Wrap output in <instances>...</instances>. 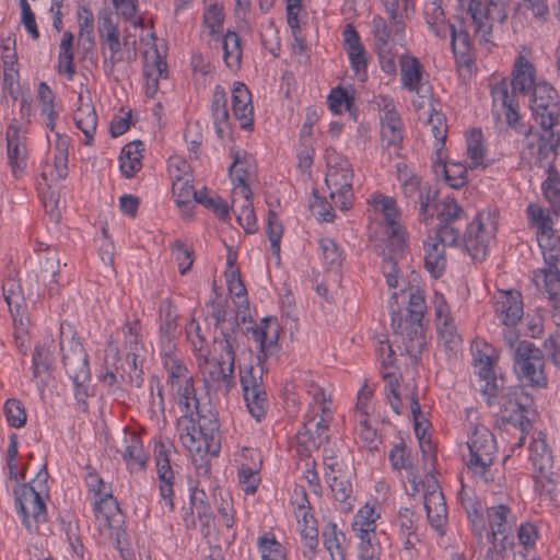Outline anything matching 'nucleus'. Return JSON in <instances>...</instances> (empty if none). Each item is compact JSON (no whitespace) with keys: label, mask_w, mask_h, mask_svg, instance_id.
<instances>
[{"label":"nucleus","mask_w":560,"mask_h":560,"mask_svg":"<svg viewBox=\"0 0 560 560\" xmlns=\"http://www.w3.org/2000/svg\"><path fill=\"white\" fill-rule=\"evenodd\" d=\"M280 326L273 318H262L260 323L249 329L250 337L257 345V363L259 369L249 366L241 371V386L248 412L257 421L265 418L269 402L262 383V373L267 368L268 359L277 357L280 350L279 345Z\"/></svg>","instance_id":"obj_1"},{"label":"nucleus","mask_w":560,"mask_h":560,"mask_svg":"<svg viewBox=\"0 0 560 560\" xmlns=\"http://www.w3.org/2000/svg\"><path fill=\"white\" fill-rule=\"evenodd\" d=\"M388 308L394 336L404 345L411 360L417 362L427 346L423 318L428 306L424 293L415 288L394 292Z\"/></svg>","instance_id":"obj_2"},{"label":"nucleus","mask_w":560,"mask_h":560,"mask_svg":"<svg viewBox=\"0 0 560 560\" xmlns=\"http://www.w3.org/2000/svg\"><path fill=\"white\" fill-rule=\"evenodd\" d=\"M513 79L510 83L506 80H501L491 84L490 93L492 98V115L497 120L503 117L504 122L515 133L523 136L524 139L529 140L533 135V126L526 124L520 114V104L515 93H527L534 89L535 83V68L525 57L518 56L514 63Z\"/></svg>","instance_id":"obj_3"},{"label":"nucleus","mask_w":560,"mask_h":560,"mask_svg":"<svg viewBox=\"0 0 560 560\" xmlns=\"http://www.w3.org/2000/svg\"><path fill=\"white\" fill-rule=\"evenodd\" d=\"M177 432L183 446L199 456H218L221 450L220 424L211 409L177 420Z\"/></svg>","instance_id":"obj_4"},{"label":"nucleus","mask_w":560,"mask_h":560,"mask_svg":"<svg viewBox=\"0 0 560 560\" xmlns=\"http://www.w3.org/2000/svg\"><path fill=\"white\" fill-rule=\"evenodd\" d=\"M424 20L431 32L440 38L451 37V47L458 67L470 69L474 65V54L470 36L464 20L456 23L446 21L442 0H433L424 5Z\"/></svg>","instance_id":"obj_5"},{"label":"nucleus","mask_w":560,"mask_h":560,"mask_svg":"<svg viewBox=\"0 0 560 560\" xmlns=\"http://www.w3.org/2000/svg\"><path fill=\"white\" fill-rule=\"evenodd\" d=\"M537 242L545 261V267L534 271L536 285L544 283L552 307V316L560 320V237L551 228L537 231Z\"/></svg>","instance_id":"obj_6"},{"label":"nucleus","mask_w":560,"mask_h":560,"mask_svg":"<svg viewBox=\"0 0 560 560\" xmlns=\"http://www.w3.org/2000/svg\"><path fill=\"white\" fill-rule=\"evenodd\" d=\"M469 454L465 457L467 470L479 481H494L492 467L498 454L493 433L485 425L474 427L467 440Z\"/></svg>","instance_id":"obj_7"},{"label":"nucleus","mask_w":560,"mask_h":560,"mask_svg":"<svg viewBox=\"0 0 560 560\" xmlns=\"http://www.w3.org/2000/svg\"><path fill=\"white\" fill-rule=\"evenodd\" d=\"M325 160V183L329 189V198L338 209L347 211L353 206L354 200L352 165L345 155L332 148L326 149Z\"/></svg>","instance_id":"obj_8"},{"label":"nucleus","mask_w":560,"mask_h":560,"mask_svg":"<svg viewBox=\"0 0 560 560\" xmlns=\"http://www.w3.org/2000/svg\"><path fill=\"white\" fill-rule=\"evenodd\" d=\"M458 8L465 10L471 20L474 35L480 45L490 49L494 45V24H502L508 18L503 0H457Z\"/></svg>","instance_id":"obj_9"},{"label":"nucleus","mask_w":560,"mask_h":560,"mask_svg":"<svg viewBox=\"0 0 560 560\" xmlns=\"http://www.w3.org/2000/svg\"><path fill=\"white\" fill-rule=\"evenodd\" d=\"M48 471L44 465L35 478L19 486L14 490L15 506L22 523L30 528L33 520L35 523L46 521L45 499L48 498Z\"/></svg>","instance_id":"obj_10"},{"label":"nucleus","mask_w":560,"mask_h":560,"mask_svg":"<svg viewBox=\"0 0 560 560\" xmlns=\"http://www.w3.org/2000/svg\"><path fill=\"white\" fill-rule=\"evenodd\" d=\"M530 109L535 121L540 125L542 132L537 133L533 131L529 140L525 139L526 147L530 155H536L540 161L548 160L551 155L556 154V148L560 140L559 135L553 130L559 124L560 105H530Z\"/></svg>","instance_id":"obj_11"},{"label":"nucleus","mask_w":560,"mask_h":560,"mask_svg":"<svg viewBox=\"0 0 560 560\" xmlns=\"http://www.w3.org/2000/svg\"><path fill=\"white\" fill-rule=\"evenodd\" d=\"M308 394L312 400L308 404L304 416L303 431H299V436H308L314 446L320 447L329 441V425L332 421L331 401L326 396L324 389L312 385Z\"/></svg>","instance_id":"obj_12"},{"label":"nucleus","mask_w":560,"mask_h":560,"mask_svg":"<svg viewBox=\"0 0 560 560\" xmlns=\"http://www.w3.org/2000/svg\"><path fill=\"white\" fill-rule=\"evenodd\" d=\"M497 229V212L489 208L479 211L467 225L463 236V244L465 250L474 260L482 261L486 259Z\"/></svg>","instance_id":"obj_13"},{"label":"nucleus","mask_w":560,"mask_h":560,"mask_svg":"<svg viewBox=\"0 0 560 560\" xmlns=\"http://www.w3.org/2000/svg\"><path fill=\"white\" fill-rule=\"evenodd\" d=\"M513 366L517 378L527 386L534 388L547 386L544 353L532 341L518 342L513 351Z\"/></svg>","instance_id":"obj_14"},{"label":"nucleus","mask_w":560,"mask_h":560,"mask_svg":"<svg viewBox=\"0 0 560 560\" xmlns=\"http://www.w3.org/2000/svg\"><path fill=\"white\" fill-rule=\"evenodd\" d=\"M396 178L399 183L400 191L407 205L416 208L419 206L420 221L429 224L433 219V212L430 210V202L434 199L431 195V187L421 182L418 176L406 163H397Z\"/></svg>","instance_id":"obj_15"},{"label":"nucleus","mask_w":560,"mask_h":560,"mask_svg":"<svg viewBox=\"0 0 560 560\" xmlns=\"http://www.w3.org/2000/svg\"><path fill=\"white\" fill-rule=\"evenodd\" d=\"M421 490L423 491L424 509L430 525L440 535H444L447 524V508L438 480L431 475L425 476V479L420 481Z\"/></svg>","instance_id":"obj_16"},{"label":"nucleus","mask_w":560,"mask_h":560,"mask_svg":"<svg viewBox=\"0 0 560 560\" xmlns=\"http://www.w3.org/2000/svg\"><path fill=\"white\" fill-rule=\"evenodd\" d=\"M91 504L100 529L106 532L110 539L119 542V538L126 536V532L124 529V514L117 500L110 494L106 498L93 500Z\"/></svg>","instance_id":"obj_17"},{"label":"nucleus","mask_w":560,"mask_h":560,"mask_svg":"<svg viewBox=\"0 0 560 560\" xmlns=\"http://www.w3.org/2000/svg\"><path fill=\"white\" fill-rule=\"evenodd\" d=\"M375 352L381 366V373L385 382V390L392 409L397 413H401V399L398 394V378L389 369L393 368L396 360L395 351L389 341L380 340L375 347Z\"/></svg>","instance_id":"obj_18"},{"label":"nucleus","mask_w":560,"mask_h":560,"mask_svg":"<svg viewBox=\"0 0 560 560\" xmlns=\"http://www.w3.org/2000/svg\"><path fill=\"white\" fill-rule=\"evenodd\" d=\"M517 516L508 503H493L485 510V529L489 535L513 539Z\"/></svg>","instance_id":"obj_19"},{"label":"nucleus","mask_w":560,"mask_h":560,"mask_svg":"<svg viewBox=\"0 0 560 560\" xmlns=\"http://www.w3.org/2000/svg\"><path fill=\"white\" fill-rule=\"evenodd\" d=\"M60 350L62 364L69 378L91 380L89 355L80 341L71 338L66 346L62 339Z\"/></svg>","instance_id":"obj_20"},{"label":"nucleus","mask_w":560,"mask_h":560,"mask_svg":"<svg viewBox=\"0 0 560 560\" xmlns=\"http://www.w3.org/2000/svg\"><path fill=\"white\" fill-rule=\"evenodd\" d=\"M475 373L485 381L483 392L494 396L499 387L494 371V348L487 342H476L471 347Z\"/></svg>","instance_id":"obj_21"},{"label":"nucleus","mask_w":560,"mask_h":560,"mask_svg":"<svg viewBox=\"0 0 560 560\" xmlns=\"http://www.w3.org/2000/svg\"><path fill=\"white\" fill-rule=\"evenodd\" d=\"M198 370L202 375L205 383L210 387L223 386L226 392H230L235 385L234 368L229 363L218 358L209 359V355H203L196 360Z\"/></svg>","instance_id":"obj_22"},{"label":"nucleus","mask_w":560,"mask_h":560,"mask_svg":"<svg viewBox=\"0 0 560 560\" xmlns=\"http://www.w3.org/2000/svg\"><path fill=\"white\" fill-rule=\"evenodd\" d=\"M495 316L506 327H515L523 318V299L516 290H501L494 295L493 304Z\"/></svg>","instance_id":"obj_23"},{"label":"nucleus","mask_w":560,"mask_h":560,"mask_svg":"<svg viewBox=\"0 0 560 560\" xmlns=\"http://www.w3.org/2000/svg\"><path fill=\"white\" fill-rule=\"evenodd\" d=\"M470 533L482 560H505L509 547L514 544L513 539L489 535L485 525Z\"/></svg>","instance_id":"obj_24"},{"label":"nucleus","mask_w":560,"mask_h":560,"mask_svg":"<svg viewBox=\"0 0 560 560\" xmlns=\"http://www.w3.org/2000/svg\"><path fill=\"white\" fill-rule=\"evenodd\" d=\"M342 39L350 67L362 81L366 78L368 56L361 43L360 35L352 24H347L342 31Z\"/></svg>","instance_id":"obj_25"},{"label":"nucleus","mask_w":560,"mask_h":560,"mask_svg":"<svg viewBox=\"0 0 560 560\" xmlns=\"http://www.w3.org/2000/svg\"><path fill=\"white\" fill-rule=\"evenodd\" d=\"M7 151L8 161L13 177H23L27 167L28 152L25 139L21 136L18 128L9 130L7 133Z\"/></svg>","instance_id":"obj_26"},{"label":"nucleus","mask_w":560,"mask_h":560,"mask_svg":"<svg viewBox=\"0 0 560 560\" xmlns=\"http://www.w3.org/2000/svg\"><path fill=\"white\" fill-rule=\"evenodd\" d=\"M119 452L130 472L145 469L148 455L144 452L142 439L137 432L125 430L122 448Z\"/></svg>","instance_id":"obj_27"},{"label":"nucleus","mask_w":560,"mask_h":560,"mask_svg":"<svg viewBox=\"0 0 560 560\" xmlns=\"http://www.w3.org/2000/svg\"><path fill=\"white\" fill-rule=\"evenodd\" d=\"M389 462L394 470L404 469L407 474V480L409 487H406V493L415 497L420 492V479L418 470L410 459V453L408 452L404 442L395 444L389 451Z\"/></svg>","instance_id":"obj_28"},{"label":"nucleus","mask_w":560,"mask_h":560,"mask_svg":"<svg viewBox=\"0 0 560 560\" xmlns=\"http://www.w3.org/2000/svg\"><path fill=\"white\" fill-rule=\"evenodd\" d=\"M170 390L173 400L183 412L182 416H189L198 413V411H206V406H201L196 396L194 376L179 381L170 385Z\"/></svg>","instance_id":"obj_29"},{"label":"nucleus","mask_w":560,"mask_h":560,"mask_svg":"<svg viewBox=\"0 0 560 560\" xmlns=\"http://www.w3.org/2000/svg\"><path fill=\"white\" fill-rule=\"evenodd\" d=\"M7 304L9 306L13 320V337L18 349L23 350L28 343L30 318L25 315V303L22 295L13 293L7 295Z\"/></svg>","instance_id":"obj_30"},{"label":"nucleus","mask_w":560,"mask_h":560,"mask_svg":"<svg viewBox=\"0 0 560 560\" xmlns=\"http://www.w3.org/2000/svg\"><path fill=\"white\" fill-rule=\"evenodd\" d=\"M206 322L213 325L215 332L240 329L237 316H234L229 308L228 300L214 299L206 304Z\"/></svg>","instance_id":"obj_31"},{"label":"nucleus","mask_w":560,"mask_h":560,"mask_svg":"<svg viewBox=\"0 0 560 560\" xmlns=\"http://www.w3.org/2000/svg\"><path fill=\"white\" fill-rule=\"evenodd\" d=\"M400 66V85L404 90H422L423 86L431 85L424 77V68L420 60L409 54H404L399 58Z\"/></svg>","instance_id":"obj_32"},{"label":"nucleus","mask_w":560,"mask_h":560,"mask_svg":"<svg viewBox=\"0 0 560 560\" xmlns=\"http://www.w3.org/2000/svg\"><path fill=\"white\" fill-rule=\"evenodd\" d=\"M232 110L242 129L250 130L253 128L254 108L252 105V94L248 88L242 82H234L232 90Z\"/></svg>","instance_id":"obj_33"},{"label":"nucleus","mask_w":560,"mask_h":560,"mask_svg":"<svg viewBox=\"0 0 560 560\" xmlns=\"http://www.w3.org/2000/svg\"><path fill=\"white\" fill-rule=\"evenodd\" d=\"M144 90L145 95L153 98L159 91V82L167 78V62L165 58L160 55L159 50L154 47L151 59L149 54L145 55V62L143 66Z\"/></svg>","instance_id":"obj_34"},{"label":"nucleus","mask_w":560,"mask_h":560,"mask_svg":"<svg viewBox=\"0 0 560 560\" xmlns=\"http://www.w3.org/2000/svg\"><path fill=\"white\" fill-rule=\"evenodd\" d=\"M210 109L215 133L220 139H223L231 133V121L228 109V94L220 84L213 89Z\"/></svg>","instance_id":"obj_35"},{"label":"nucleus","mask_w":560,"mask_h":560,"mask_svg":"<svg viewBox=\"0 0 560 560\" xmlns=\"http://www.w3.org/2000/svg\"><path fill=\"white\" fill-rule=\"evenodd\" d=\"M369 201L373 205L376 211L382 212L388 228L389 235L400 238L402 235V228L399 223L401 214L396 200L393 197L381 192H374L371 195Z\"/></svg>","instance_id":"obj_36"},{"label":"nucleus","mask_w":560,"mask_h":560,"mask_svg":"<svg viewBox=\"0 0 560 560\" xmlns=\"http://www.w3.org/2000/svg\"><path fill=\"white\" fill-rule=\"evenodd\" d=\"M124 46L127 49V57H125V52L122 51L120 39L101 47L103 55V69L106 75H112L118 63L125 60L132 61L136 59V39L130 42L129 36H127L124 39Z\"/></svg>","instance_id":"obj_37"},{"label":"nucleus","mask_w":560,"mask_h":560,"mask_svg":"<svg viewBox=\"0 0 560 560\" xmlns=\"http://www.w3.org/2000/svg\"><path fill=\"white\" fill-rule=\"evenodd\" d=\"M78 101L79 106L74 112L73 120L78 129L84 135V144L92 145L97 127V115L90 98L88 97V102H84L83 91L79 93Z\"/></svg>","instance_id":"obj_38"},{"label":"nucleus","mask_w":560,"mask_h":560,"mask_svg":"<svg viewBox=\"0 0 560 560\" xmlns=\"http://www.w3.org/2000/svg\"><path fill=\"white\" fill-rule=\"evenodd\" d=\"M189 503L191 512L186 513L184 516V522L187 527L196 526L195 513L202 526H210L214 520V515L205 490L197 487L190 489Z\"/></svg>","instance_id":"obj_39"},{"label":"nucleus","mask_w":560,"mask_h":560,"mask_svg":"<svg viewBox=\"0 0 560 560\" xmlns=\"http://www.w3.org/2000/svg\"><path fill=\"white\" fill-rule=\"evenodd\" d=\"M371 27L375 49L396 48L397 44H402L405 30L397 33L390 20L387 22L384 18L375 15L372 19Z\"/></svg>","instance_id":"obj_40"},{"label":"nucleus","mask_w":560,"mask_h":560,"mask_svg":"<svg viewBox=\"0 0 560 560\" xmlns=\"http://www.w3.org/2000/svg\"><path fill=\"white\" fill-rule=\"evenodd\" d=\"M242 456L245 458L249 457L252 459L255 457L257 458V462H254L252 466L242 464L237 472L238 482L242 487V490L246 494H254L260 483L259 470L261 466V459L259 457V453L256 450L247 447L242 450Z\"/></svg>","instance_id":"obj_41"},{"label":"nucleus","mask_w":560,"mask_h":560,"mask_svg":"<svg viewBox=\"0 0 560 560\" xmlns=\"http://www.w3.org/2000/svg\"><path fill=\"white\" fill-rule=\"evenodd\" d=\"M402 122L399 115L381 116L382 148L398 155L402 143Z\"/></svg>","instance_id":"obj_42"},{"label":"nucleus","mask_w":560,"mask_h":560,"mask_svg":"<svg viewBox=\"0 0 560 560\" xmlns=\"http://www.w3.org/2000/svg\"><path fill=\"white\" fill-rule=\"evenodd\" d=\"M518 393L522 394L521 389L513 390V396L515 397L514 401L510 400L509 406H505V410H511L512 415H510V419L521 431V435L518 441L515 443V447H522L526 440V433L530 430L532 423L529 419L526 417V411L528 407L529 398L527 396L521 395L518 397Z\"/></svg>","instance_id":"obj_43"},{"label":"nucleus","mask_w":560,"mask_h":560,"mask_svg":"<svg viewBox=\"0 0 560 560\" xmlns=\"http://www.w3.org/2000/svg\"><path fill=\"white\" fill-rule=\"evenodd\" d=\"M458 500L468 518L469 529H476L485 525V510L482 502L472 488L462 486Z\"/></svg>","instance_id":"obj_44"},{"label":"nucleus","mask_w":560,"mask_h":560,"mask_svg":"<svg viewBox=\"0 0 560 560\" xmlns=\"http://www.w3.org/2000/svg\"><path fill=\"white\" fill-rule=\"evenodd\" d=\"M161 361L166 373L167 386L194 376L184 360L174 349H161Z\"/></svg>","instance_id":"obj_45"},{"label":"nucleus","mask_w":560,"mask_h":560,"mask_svg":"<svg viewBox=\"0 0 560 560\" xmlns=\"http://www.w3.org/2000/svg\"><path fill=\"white\" fill-rule=\"evenodd\" d=\"M324 548L330 556V560H346L347 538L336 523H328L322 532Z\"/></svg>","instance_id":"obj_46"},{"label":"nucleus","mask_w":560,"mask_h":560,"mask_svg":"<svg viewBox=\"0 0 560 560\" xmlns=\"http://www.w3.org/2000/svg\"><path fill=\"white\" fill-rule=\"evenodd\" d=\"M240 329L214 332L213 345L215 358L235 366V351L238 348Z\"/></svg>","instance_id":"obj_47"},{"label":"nucleus","mask_w":560,"mask_h":560,"mask_svg":"<svg viewBox=\"0 0 560 560\" xmlns=\"http://www.w3.org/2000/svg\"><path fill=\"white\" fill-rule=\"evenodd\" d=\"M122 348L125 353L144 352L143 334L140 319L136 316L127 317L120 327Z\"/></svg>","instance_id":"obj_48"},{"label":"nucleus","mask_w":560,"mask_h":560,"mask_svg":"<svg viewBox=\"0 0 560 560\" xmlns=\"http://www.w3.org/2000/svg\"><path fill=\"white\" fill-rule=\"evenodd\" d=\"M142 151L143 143L141 141L129 142L122 148L119 167L124 177L132 178L141 170Z\"/></svg>","instance_id":"obj_49"},{"label":"nucleus","mask_w":560,"mask_h":560,"mask_svg":"<svg viewBox=\"0 0 560 560\" xmlns=\"http://www.w3.org/2000/svg\"><path fill=\"white\" fill-rule=\"evenodd\" d=\"M444 248L438 241H432L430 236L424 241V267L434 278L442 276L445 270Z\"/></svg>","instance_id":"obj_50"},{"label":"nucleus","mask_w":560,"mask_h":560,"mask_svg":"<svg viewBox=\"0 0 560 560\" xmlns=\"http://www.w3.org/2000/svg\"><path fill=\"white\" fill-rule=\"evenodd\" d=\"M380 517V514L375 512L373 505L366 503L363 508H361L357 514L354 515L352 522V532L355 538H364L370 536H375L376 534V520Z\"/></svg>","instance_id":"obj_51"},{"label":"nucleus","mask_w":560,"mask_h":560,"mask_svg":"<svg viewBox=\"0 0 560 560\" xmlns=\"http://www.w3.org/2000/svg\"><path fill=\"white\" fill-rule=\"evenodd\" d=\"M221 45L225 66L232 71L238 70L242 65L243 56V48L238 34L229 30L222 36Z\"/></svg>","instance_id":"obj_52"},{"label":"nucleus","mask_w":560,"mask_h":560,"mask_svg":"<svg viewBox=\"0 0 560 560\" xmlns=\"http://www.w3.org/2000/svg\"><path fill=\"white\" fill-rule=\"evenodd\" d=\"M295 494L296 499L294 503L296 504V508L294 513L298 521L300 535L308 534V530L318 533L317 521L311 513V508L308 505L305 490L303 488H301L300 491L295 490Z\"/></svg>","instance_id":"obj_53"},{"label":"nucleus","mask_w":560,"mask_h":560,"mask_svg":"<svg viewBox=\"0 0 560 560\" xmlns=\"http://www.w3.org/2000/svg\"><path fill=\"white\" fill-rule=\"evenodd\" d=\"M534 490L539 497L540 502H545L548 505H555L557 503V481L552 469L546 472L535 471Z\"/></svg>","instance_id":"obj_54"},{"label":"nucleus","mask_w":560,"mask_h":560,"mask_svg":"<svg viewBox=\"0 0 560 560\" xmlns=\"http://www.w3.org/2000/svg\"><path fill=\"white\" fill-rule=\"evenodd\" d=\"M423 120L431 128V132L434 137V149L440 152L447 137L446 117L438 108H431L430 112H423Z\"/></svg>","instance_id":"obj_55"},{"label":"nucleus","mask_w":560,"mask_h":560,"mask_svg":"<svg viewBox=\"0 0 560 560\" xmlns=\"http://www.w3.org/2000/svg\"><path fill=\"white\" fill-rule=\"evenodd\" d=\"M257 548L261 560H290L287 548L270 532L257 538Z\"/></svg>","instance_id":"obj_56"},{"label":"nucleus","mask_w":560,"mask_h":560,"mask_svg":"<svg viewBox=\"0 0 560 560\" xmlns=\"http://www.w3.org/2000/svg\"><path fill=\"white\" fill-rule=\"evenodd\" d=\"M54 352L50 345L44 341L34 348L32 354V372L33 377L38 380L44 375H49L52 370Z\"/></svg>","instance_id":"obj_57"},{"label":"nucleus","mask_w":560,"mask_h":560,"mask_svg":"<svg viewBox=\"0 0 560 560\" xmlns=\"http://www.w3.org/2000/svg\"><path fill=\"white\" fill-rule=\"evenodd\" d=\"M192 176L172 183V191L175 197V202L180 211L185 214H190L191 202L196 200L198 191L194 188Z\"/></svg>","instance_id":"obj_58"},{"label":"nucleus","mask_w":560,"mask_h":560,"mask_svg":"<svg viewBox=\"0 0 560 560\" xmlns=\"http://www.w3.org/2000/svg\"><path fill=\"white\" fill-rule=\"evenodd\" d=\"M232 155L233 163L229 167V172L234 183L235 190H238L242 197H252V189L247 183L249 173L242 165V159L245 156V152L236 150L232 151Z\"/></svg>","instance_id":"obj_59"},{"label":"nucleus","mask_w":560,"mask_h":560,"mask_svg":"<svg viewBox=\"0 0 560 560\" xmlns=\"http://www.w3.org/2000/svg\"><path fill=\"white\" fill-rule=\"evenodd\" d=\"M70 138L67 135L56 132L54 144V170L57 179H65L68 176V155Z\"/></svg>","instance_id":"obj_60"},{"label":"nucleus","mask_w":560,"mask_h":560,"mask_svg":"<svg viewBox=\"0 0 560 560\" xmlns=\"http://www.w3.org/2000/svg\"><path fill=\"white\" fill-rule=\"evenodd\" d=\"M529 459L535 471L552 469V455L545 439H535L529 444Z\"/></svg>","instance_id":"obj_61"},{"label":"nucleus","mask_w":560,"mask_h":560,"mask_svg":"<svg viewBox=\"0 0 560 560\" xmlns=\"http://www.w3.org/2000/svg\"><path fill=\"white\" fill-rule=\"evenodd\" d=\"M467 156L469 159V168H482L489 166L486 159V150L482 144V133L479 130H474L467 137Z\"/></svg>","instance_id":"obj_62"},{"label":"nucleus","mask_w":560,"mask_h":560,"mask_svg":"<svg viewBox=\"0 0 560 560\" xmlns=\"http://www.w3.org/2000/svg\"><path fill=\"white\" fill-rule=\"evenodd\" d=\"M84 470L85 474L83 476V480L88 488L91 502L98 498L102 499L113 494L112 485L105 482L91 465H86Z\"/></svg>","instance_id":"obj_63"},{"label":"nucleus","mask_w":560,"mask_h":560,"mask_svg":"<svg viewBox=\"0 0 560 560\" xmlns=\"http://www.w3.org/2000/svg\"><path fill=\"white\" fill-rule=\"evenodd\" d=\"M225 14L223 7L218 2L210 3L203 12V26L208 35L219 38L223 31Z\"/></svg>","instance_id":"obj_64"}]
</instances>
